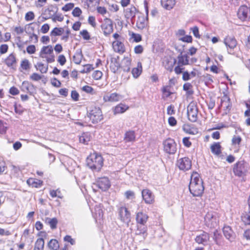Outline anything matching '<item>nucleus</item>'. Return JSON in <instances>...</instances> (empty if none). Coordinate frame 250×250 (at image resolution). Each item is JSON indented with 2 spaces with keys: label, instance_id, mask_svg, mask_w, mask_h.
Listing matches in <instances>:
<instances>
[{
  "label": "nucleus",
  "instance_id": "nucleus-39",
  "mask_svg": "<svg viewBox=\"0 0 250 250\" xmlns=\"http://www.w3.org/2000/svg\"><path fill=\"white\" fill-rule=\"evenodd\" d=\"M49 248L53 250H58L59 248L58 242L56 239H51L48 243Z\"/></svg>",
  "mask_w": 250,
  "mask_h": 250
},
{
  "label": "nucleus",
  "instance_id": "nucleus-60",
  "mask_svg": "<svg viewBox=\"0 0 250 250\" xmlns=\"http://www.w3.org/2000/svg\"><path fill=\"white\" fill-rule=\"evenodd\" d=\"M180 41H182L183 42H191L192 41V38L191 36L187 35L185 37H183L180 39Z\"/></svg>",
  "mask_w": 250,
  "mask_h": 250
},
{
  "label": "nucleus",
  "instance_id": "nucleus-13",
  "mask_svg": "<svg viewBox=\"0 0 250 250\" xmlns=\"http://www.w3.org/2000/svg\"><path fill=\"white\" fill-rule=\"evenodd\" d=\"M101 27L105 36L110 34L113 32L112 21L109 18H105Z\"/></svg>",
  "mask_w": 250,
  "mask_h": 250
},
{
  "label": "nucleus",
  "instance_id": "nucleus-3",
  "mask_svg": "<svg viewBox=\"0 0 250 250\" xmlns=\"http://www.w3.org/2000/svg\"><path fill=\"white\" fill-rule=\"evenodd\" d=\"M88 117L93 124H96L103 119V115L99 107L92 106L88 110Z\"/></svg>",
  "mask_w": 250,
  "mask_h": 250
},
{
  "label": "nucleus",
  "instance_id": "nucleus-26",
  "mask_svg": "<svg viewBox=\"0 0 250 250\" xmlns=\"http://www.w3.org/2000/svg\"><path fill=\"white\" fill-rule=\"evenodd\" d=\"M114 50L119 53H123L125 52V47L121 41H115L112 43Z\"/></svg>",
  "mask_w": 250,
  "mask_h": 250
},
{
  "label": "nucleus",
  "instance_id": "nucleus-40",
  "mask_svg": "<svg viewBox=\"0 0 250 250\" xmlns=\"http://www.w3.org/2000/svg\"><path fill=\"white\" fill-rule=\"evenodd\" d=\"M27 183L29 185L32 186V187L38 188L41 186L42 184V182L40 180L34 179H29L27 181Z\"/></svg>",
  "mask_w": 250,
  "mask_h": 250
},
{
  "label": "nucleus",
  "instance_id": "nucleus-41",
  "mask_svg": "<svg viewBox=\"0 0 250 250\" xmlns=\"http://www.w3.org/2000/svg\"><path fill=\"white\" fill-rule=\"evenodd\" d=\"M242 138L239 136L234 135L231 140V144L233 146L238 147L241 142Z\"/></svg>",
  "mask_w": 250,
  "mask_h": 250
},
{
  "label": "nucleus",
  "instance_id": "nucleus-30",
  "mask_svg": "<svg viewBox=\"0 0 250 250\" xmlns=\"http://www.w3.org/2000/svg\"><path fill=\"white\" fill-rule=\"evenodd\" d=\"M211 152L215 155H219L221 152V146L220 143H214L210 146Z\"/></svg>",
  "mask_w": 250,
  "mask_h": 250
},
{
  "label": "nucleus",
  "instance_id": "nucleus-19",
  "mask_svg": "<svg viewBox=\"0 0 250 250\" xmlns=\"http://www.w3.org/2000/svg\"><path fill=\"white\" fill-rule=\"evenodd\" d=\"M21 89L24 92L29 93L30 95H33L36 90L34 85L28 81L22 82Z\"/></svg>",
  "mask_w": 250,
  "mask_h": 250
},
{
  "label": "nucleus",
  "instance_id": "nucleus-34",
  "mask_svg": "<svg viewBox=\"0 0 250 250\" xmlns=\"http://www.w3.org/2000/svg\"><path fill=\"white\" fill-rule=\"evenodd\" d=\"M44 245V240L40 238L35 242L34 250H43Z\"/></svg>",
  "mask_w": 250,
  "mask_h": 250
},
{
  "label": "nucleus",
  "instance_id": "nucleus-42",
  "mask_svg": "<svg viewBox=\"0 0 250 250\" xmlns=\"http://www.w3.org/2000/svg\"><path fill=\"white\" fill-rule=\"evenodd\" d=\"M183 130L185 132L190 134H196L198 133L197 129L194 127H190L188 125H184Z\"/></svg>",
  "mask_w": 250,
  "mask_h": 250
},
{
  "label": "nucleus",
  "instance_id": "nucleus-11",
  "mask_svg": "<svg viewBox=\"0 0 250 250\" xmlns=\"http://www.w3.org/2000/svg\"><path fill=\"white\" fill-rule=\"evenodd\" d=\"M94 186L99 188L103 191H105L109 188L110 184L107 177H102L97 181L96 183L94 184Z\"/></svg>",
  "mask_w": 250,
  "mask_h": 250
},
{
  "label": "nucleus",
  "instance_id": "nucleus-24",
  "mask_svg": "<svg viewBox=\"0 0 250 250\" xmlns=\"http://www.w3.org/2000/svg\"><path fill=\"white\" fill-rule=\"evenodd\" d=\"M137 13V9L134 6H130L125 10V16L127 19L131 21L135 18Z\"/></svg>",
  "mask_w": 250,
  "mask_h": 250
},
{
  "label": "nucleus",
  "instance_id": "nucleus-47",
  "mask_svg": "<svg viewBox=\"0 0 250 250\" xmlns=\"http://www.w3.org/2000/svg\"><path fill=\"white\" fill-rule=\"evenodd\" d=\"M7 128L8 127L6 125V124L0 120V134H5Z\"/></svg>",
  "mask_w": 250,
  "mask_h": 250
},
{
  "label": "nucleus",
  "instance_id": "nucleus-33",
  "mask_svg": "<svg viewBox=\"0 0 250 250\" xmlns=\"http://www.w3.org/2000/svg\"><path fill=\"white\" fill-rule=\"evenodd\" d=\"M135 137L134 131L129 130L125 133L124 139L125 142H134L135 140Z\"/></svg>",
  "mask_w": 250,
  "mask_h": 250
},
{
  "label": "nucleus",
  "instance_id": "nucleus-52",
  "mask_svg": "<svg viewBox=\"0 0 250 250\" xmlns=\"http://www.w3.org/2000/svg\"><path fill=\"white\" fill-rule=\"evenodd\" d=\"M74 6L73 3H68L66 4L63 7H62V10L64 11H68L72 9Z\"/></svg>",
  "mask_w": 250,
  "mask_h": 250
},
{
  "label": "nucleus",
  "instance_id": "nucleus-21",
  "mask_svg": "<svg viewBox=\"0 0 250 250\" xmlns=\"http://www.w3.org/2000/svg\"><path fill=\"white\" fill-rule=\"evenodd\" d=\"M221 106L224 109L225 114H227L229 112L231 104L229 98L227 95H225L222 97Z\"/></svg>",
  "mask_w": 250,
  "mask_h": 250
},
{
  "label": "nucleus",
  "instance_id": "nucleus-59",
  "mask_svg": "<svg viewBox=\"0 0 250 250\" xmlns=\"http://www.w3.org/2000/svg\"><path fill=\"white\" fill-rule=\"evenodd\" d=\"M97 11L99 14L102 15L103 16H104L107 12L106 9L104 7L102 6L97 7Z\"/></svg>",
  "mask_w": 250,
  "mask_h": 250
},
{
  "label": "nucleus",
  "instance_id": "nucleus-61",
  "mask_svg": "<svg viewBox=\"0 0 250 250\" xmlns=\"http://www.w3.org/2000/svg\"><path fill=\"white\" fill-rule=\"evenodd\" d=\"M58 62L61 65H63L66 62V59L63 55H60L58 57Z\"/></svg>",
  "mask_w": 250,
  "mask_h": 250
},
{
  "label": "nucleus",
  "instance_id": "nucleus-32",
  "mask_svg": "<svg viewBox=\"0 0 250 250\" xmlns=\"http://www.w3.org/2000/svg\"><path fill=\"white\" fill-rule=\"evenodd\" d=\"M142 63L140 62H138L137 63V66L133 68L132 70V74L134 78H137L142 73Z\"/></svg>",
  "mask_w": 250,
  "mask_h": 250
},
{
  "label": "nucleus",
  "instance_id": "nucleus-46",
  "mask_svg": "<svg viewBox=\"0 0 250 250\" xmlns=\"http://www.w3.org/2000/svg\"><path fill=\"white\" fill-rule=\"evenodd\" d=\"M83 58L82 53H76L73 56V61L76 64H80Z\"/></svg>",
  "mask_w": 250,
  "mask_h": 250
},
{
  "label": "nucleus",
  "instance_id": "nucleus-4",
  "mask_svg": "<svg viewBox=\"0 0 250 250\" xmlns=\"http://www.w3.org/2000/svg\"><path fill=\"white\" fill-rule=\"evenodd\" d=\"M39 55L41 58L45 59L47 63H51L55 61L53 48L51 45L43 46Z\"/></svg>",
  "mask_w": 250,
  "mask_h": 250
},
{
  "label": "nucleus",
  "instance_id": "nucleus-57",
  "mask_svg": "<svg viewBox=\"0 0 250 250\" xmlns=\"http://www.w3.org/2000/svg\"><path fill=\"white\" fill-rule=\"evenodd\" d=\"M71 96L72 99L75 101H78L79 98V94L76 90L71 91Z\"/></svg>",
  "mask_w": 250,
  "mask_h": 250
},
{
  "label": "nucleus",
  "instance_id": "nucleus-6",
  "mask_svg": "<svg viewBox=\"0 0 250 250\" xmlns=\"http://www.w3.org/2000/svg\"><path fill=\"white\" fill-rule=\"evenodd\" d=\"M145 4V8L146 13V17H145L144 15L140 14L137 18V20L136 21V26L138 28L140 29H143L145 28L147 24V17L148 14V7L147 6V3L146 1L144 2Z\"/></svg>",
  "mask_w": 250,
  "mask_h": 250
},
{
  "label": "nucleus",
  "instance_id": "nucleus-43",
  "mask_svg": "<svg viewBox=\"0 0 250 250\" xmlns=\"http://www.w3.org/2000/svg\"><path fill=\"white\" fill-rule=\"evenodd\" d=\"M241 219L245 225H250V212L243 213Z\"/></svg>",
  "mask_w": 250,
  "mask_h": 250
},
{
  "label": "nucleus",
  "instance_id": "nucleus-20",
  "mask_svg": "<svg viewBox=\"0 0 250 250\" xmlns=\"http://www.w3.org/2000/svg\"><path fill=\"white\" fill-rule=\"evenodd\" d=\"M176 62V60L171 57H165L163 61L165 68L170 72L172 71L173 66Z\"/></svg>",
  "mask_w": 250,
  "mask_h": 250
},
{
  "label": "nucleus",
  "instance_id": "nucleus-18",
  "mask_svg": "<svg viewBox=\"0 0 250 250\" xmlns=\"http://www.w3.org/2000/svg\"><path fill=\"white\" fill-rule=\"evenodd\" d=\"M123 96L117 93L107 94L104 95L103 100L105 102H116L121 100Z\"/></svg>",
  "mask_w": 250,
  "mask_h": 250
},
{
  "label": "nucleus",
  "instance_id": "nucleus-64",
  "mask_svg": "<svg viewBox=\"0 0 250 250\" xmlns=\"http://www.w3.org/2000/svg\"><path fill=\"white\" fill-rule=\"evenodd\" d=\"M132 38L133 39L135 42H139L142 40V37L140 34L133 33L132 34Z\"/></svg>",
  "mask_w": 250,
  "mask_h": 250
},
{
  "label": "nucleus",
  "instance_id": "nucleus-23",
  "mask_svg": "<svg viewBox=\"0 0 250 250\" xmlns=\"http://www.w3.org/2000/svg\"><path fill=\"white\" fill-rule=\"evenodd\" d=\"M225 237L229 241H233L235 238V234L229 226H225L223 229Z\"/></svg>",
  "mask_w": 250,
  "mask_h": 250
},
{
  "label": "nucleus",
  "instance_id": "nucleus-8",
  "mask_svg": "<svg viewBox=\"0 0 250 250\" xmlns=\"http://www.w3.org/2000/svg\"><path fill=\"white\" fill-rule=\"evenodd\" d=\"M119 215L120 220L125 223L127 226L131 221L130 213L125 207H121L119 208Z\"/></svg>",
  "mask_w": 250,
  "mask_h": 250
},
{
  "label": "nucleus",
  "instance_id": "nucleus-36",
  "mask_svg": "<svg viewBox=\"0 0 250 250\" xmlns=\"http://www.w3.org/2000/svg\"><path fill=\"white\" fill-rule=\"evenodd\" d=\"M95 217L97 219H101L103 216V211L100 205H96L94 208V212Z\"/></svg>",
  "mask_w": 250,
  "mask_h": 250
},
{
  "label": "nucleus",
  "instance_id": "nucleus-2",
  "mask_svg": "<svg viewBox=\"0 0 250 250\" xmlns=\"http://www.w3.org/2000/svg\"><path fill=\"white\" fill-rule=\"evenodd\" d=\"M103 158L102 156L97 153L90 154L87 158L86 164L87 166L93 171H99L103 166Z\"/></svg>",
  "mask_w": 250,
  "mask_h": 250
},
{
  "label": "nucleus",
  "instance_id": "nucleus-53",
  "mask_svg": "<svg viewBox=\"0 0 250 250\" xmlns=\"http://www.w3.org/2000/svg\"><path fill=\"white\" fill-rule=\"evenodd\" d=\"M82 10L79 7H75L73 11H72V15L74 17H79L81 14H82Z\"/></svg>",
  "mask_w": 250,
  "mask_h": 250
},
{
  "label": "nucleus",
  "instance_id": "nucleus-58",
  "mask_svg": "<svg viewBox=\"0 0 250 250\" xmlns=\"http://www.w3.org/2000/svg\"><path fill=\"white\" fill-rule=\"evenodd\" d=\"M190 29L192 30L194 36L196 38H199L200 37L199 32V29L197 26H194L193 27L191 28Z\"/></svg>",
  "mask_w": 250,
  "mask_h": 250
},
{
  "label": "nucleus",
  "instance_id": "nucleus-15",
  "mask_svg": "<svg viewBox=\"0 0 250 250\" xmlns=\"http://www.w3.org/2000/svg\"><path fill=\"white\" fill-rule=\"evenodd\" d=\"M234 174L237 176H242L246 171L244 163L242 161L238 162L236 163L233 169Z\"/></svg>",
  "mask_w": 250,
  "mask_h": 250
},
{
  "label": "nucleus",
  "instance_id": "nucleus-35",
  "mask_svg": "<svg viewBox=\"0 0 250 250\" xmlns=\"http://www.w3.org/2000/svg\"><path fill=\"white\" fill-rule=\"evenodd\" d=\"M57 8L52 5L50 6L44 11V14L48 15V18L53 17L57 12Z\"/></svg>",
  "mask_w": 250,
  "mask_h": 250
},
{
  "label": "nucleus",
  "instance_id": "nucleus-28",
  "mask_svg": "<svg viewBox=\"0 0 250 250\" xmlns=\"http://www.w3.org/2000/svg\"><path fill=\"white\" fill-rule=\"evenodd\" d=\"M161 4L167 10H170L175 4V0H161Z\"/></svg>",
  "mask_w": 250,
  "mask_h": 250
},
{
  "label": "nucleus",
  "instance_id": "nucleus-22",
  "mask_svg": "<svg viewBox=\"0 0 250 250\" xmlns=\"http://www.w3.org/2000/svg\"><path fill=\"white\" fill-rule=\"evenodd\" d=\"M6 65L11 68H15L17 64V59L16 55L14 53L10 54L4 61Z\"/></svg>",
  "mask_w": 250,
  "mask_h": 250
},
{
  "label": "nucleus",
  "instance_id": "nucleus-7",
  "mask_svg": "<svg viewBox=\"0 0 250 250\" xmlns=\"http://www.w3.org/2000/svg\"><path fill=\"white\" fill-rule=\"evenodd\" d=\"M198 108L195 103H190L187 107V114L189 121L196 122L198 119Z\"/></svg>",
  "mask_w": 250,
  "mask_h": 250
},
{
  "label": "nucleus",
  "instance_id": "nucleus-38",
  "mask_svg": "<svg viewBox=\"0 0 250 250\" xmlns=\"http://www.w3.org/2000/svg\"><path fill=\"white\" fill-rule=\"evenodd\" d=\"M45 222L50 225V227L52 229H54L56 228L58 220L56 218L52 219L46 218L45 219Z\"/></svg>",
  "mask_w": 250,
  "mask_h": 250
},
{
  "label": "nucleus",
  "instance_id": "nucleus-12",
  "mask_svg": "<svg viewBox=\"0 0 250 250\" xmlns=\"http://www.w3.org/2000/svg\"><path fill=\"white\" fill-rule=\"evenodd\" d=\"M250 15V10L246 6H241L238 9L237 16L238 18L242 21L247 20Z\"/></svg>",
  "mask_w": 250,
  "mask_h": 250
},
{
  "label": "nucleus",
  "instance_id": "nucleus-31",
  "mask_svg": "<svg viewBox=\"0 0 250 250\" xmlns=\"http://www.w3.org/2000/svg\"><path fill=\"white\" fill-rule=\"evenodd\" d=\"M178 64L183 66L188 64V57L187 55H180L177 57Z\"/></svg>",
  "mask_w": 250,
  "mask_h": 250
},
{
  "label": "nucleus",
  "instance_id": "nucleus-56",
  "mask_svg": "<svg viewBox=\"0 0 250 250\" xmlns=\"http://www.w3.org/2000/svg\"><path fill=\"white\" fill-rule=\"evenodd\" d=\"M63 17L62 14H57V15L55 14L52 17V20L54 21H63Z\"/></svg>",
  "mask_w": 250,
  "mask_h": 250
},
{
  "label": "nucleus",
  "instance_id": "nucleus-25",
  "mask_svg": "<svg viewBox=\"0 0 250 250\" xmlns=\"http://www.w3.org/2000/svg\"><path fill=\"white\" fill-rule=\"evenodd\" d=\"M148 215L143 212H138L136 213V220L137 223L142 225L143 226L146 223L148 220Z\"/></svg>",
  "mask_w": 250,
  "mask_h": 250
},
{
  "label": "nucleus",
  "instance_id": "nucleus-54",
  "mask_svg": "<svg viewBox=\"0 0 250 250\" xmlns=\"http://www.w3.org/2000/svg\"><path fill=\"white\" fill-rule=\"evenodd\" d=\"M26 51L29 54H34L36 52V47L34 45H30L27 47Z\"/></svg>",
  "mask_w": 250,
  "mask_h": 250
},
{
  "label": "nucleus",
  "instance_id": "nucleus-1",
  "mask_svg": "<svg viewBox=\"0 0 250 250\" xmlns=\"http://www.w3.org/2000/svg\"><path fill=\"white\" fill-rule=\"evenodd\" d=\"M189 190L191 194L195 197L201 196L203 193L204 190L203 182L199 174L196 172H193L191 175Z\"/></svg>",
  "mask_w": 250,
  "mask_h": 250
},
{
  "label": "nucleus",
  "instance_id": "nucleus-14",
  "mask_svg": "<svg viewBox=\"0 0 250 250\" xmlns=\"http://www.w3.org/2000/svg\"><path fill=\"white\" fill-rule=\"evenodd\" d=\"M142 196L145 203L147 204H153L154 202V195L148 189H144L142 191Z\"/></svg>",
  "mask_w": 250,
  "mask_h": 250
},
{
  "label": "nucleus",
  "instance_id": "nucleus-51",
  "mask_svg": "<svg viewBox=\"0 0 250 250\" xmlns=\"http://www.w3.org/2000/svg\"><path fill=\"white\" fill-rule=\"evenodd\" d=\"M93 69V68H92L91 65L86 64L84 66L83 69L81 70L80 72L81 73H88L90 72Z\"/></svg>",
  "mask_w": 250,
  "mask_h": 250
},
{
  "label": "nucleus",
  "instance_id": "nucleus-62",
  "mask_svg": "<svg viewBox=\"0 0 250 250\" xmlns=\"http://www.w3.org/2000/svg\"><path fill=\"white\" fill-rule=\"evenodd\" d=\"M88 23L93 27L96 26L95 18L94 16H89L88 19Z\"/></svg>",
  "mask_w": 250,
  "mask_h": 250
},
{
  "label": "nucleus",
  "instance_id": "nucleus-29",
  "mask_svg": "<svg viewBox=\"0 0 250 250\" xmlns=\"http://www.w3.org/2000/svg\"><path fill=\"white\" fill-rule=\"evenodd\" d=\"M91 134L90 132H84L80 136L79 141L81 143L87 144L91 140Z\"/></svg>",
  "mask_w": 250,
  "mask_h": 250
},
{
  "label": "nucleus",
  "instance_id": "nucleus-63",
  "mask_svg": "<svg viewBox=\"0 0 250 250\" xmlns=\"http://www.w3.org/2000/svg\"><path fill=\"white\" fill-rule=\"evenodd\" d=\"M82 89L83 90V91L87 93H92V92L93 91V88L89 85L83 86L82 88Z\"/></svg>",
  "mask_w": 250,
  "mask_h": 250
},
{
  "label": "nucleus",
  "instance_id": "nucleus-55",
  "mask_svg": "<svg viewBox=\"0 0 250 250\" xmlns=\"http://www.w3.org/2000/svg\"><path fill=\"white\" fill-rule=\"evenodd\" d=\"M103 73L101 71L96 70L93 73V77L95 80H99L102 77Z\"/></svg>",
  "mask_w": 250,
  "mask_h": 250
},
{
  "label": "nucleus",
  "instance_id": "nucleus-48",
  "mask_svg": "<svg viewBox=\"0 0 250 250\" xmlns=\"http://www.w3.org/2000/svg\"><path fill=\"white\" fill-rule=\"evenodd\" d=\"M21 67L24 70H28L30 68V63L27 60L22 61L21 64Z\"/></svg>",
  "mask_w": 250,
  "mask_h": 250
},
{
  "label": "nucleus",
  "instance_id": "nucleus-16",
  "mask_svg": "<svg viewBox=\"0 0 250 250\" xmlns=\"http://www.w3.org/2000/svg\"><path fill=\"white\" fill-rule=\"evenodd\" d=\"M209 238V234L205 231H203L201 234L196 236L195 241L198 244H202L206 246L208 244Z\"/></svg>",
  "mask_w": 250,
  "mask_h": 250
},
{
  "label": "nucleus",
  "instance_id": "nucleus-37",
  "mask_svg": "<svg viewBox=\"0 0 250 250\" xmlns=\"http://www.w3.org/2000/svg\"><path fill=\"white\" fill-rule=\"evenodd\" d=\"M35 67L42 73H46L48 70V65H44L42 62H38Z\"/></svg>",
  "mask_w": 250,
  "mask_h": 250
},
{
  "label": "nucleus",
  "instance_id": "nucleus-49",
  "mask_svg": "<svg viewBox=\"0 0 250 250\" xmlns=\"http://www.w3.org/2000/svg\"><path fill=\"white\" fill-rule=\"evenodd\" d=\"M35 18L34 13L32 11L28 12L25 16V20L26 21H32Z\"/></svg>",
  "mask_w": 250,
  "mask_h": 250
},
{
  "label": "nucleus",
  "instance_id": "nucleus-27",
  "mask_svg": "<svg viewBox=\"0 0 250 250\" xmlns=\"http://www.w3.org/2000/svg\"><path fill=\"white\" fill-rule=\"evenodd\" d=\"M128 108V105L121 103L114 108L113 112L114 114H122L125 112Z\"/></svg>",
  "mask_w": 250,
  "mask_h": 250
},
{
  "label": "nucleus",
  "instance_id": "nucleus-44",
  "mask_svg": "<svg viewBox=\"0 0 250 250\" xmlns=\"http://www.w3.org/2000/svg\"><path fill=\"white\" fill-rule=\"evenodd\" d=\"M49 193L52 198L58 197L62 199L63 197L61 191L59 189L57 190H50Z\"/></svg>",
  "mask_w": 250,
  "mask_h": 250
},
{
  "label": "nucleus",
  "instance_id": "nucleus-5",
  "mask_svg": "<svg viewBox=\"0 0 250 250\" xmlns=\"http://www.w3.org/2000/svg\"><path fill=\"white\" fill-rule=\"evenodd\" d=\"M205 225L210 228H215L217 226L219 220L217 214L214 211H208L205 216Z\"/></svg>",
  "mask_w": 250,
  "mask_h": 250
},
{
  "label": "nucleus",
  "instance_id": "nucleus-50",
  "mask_svg": "<svg viewBox=\"0 0 250 250\" xmlns=\"http://www.w3.org/2000/svg\"><path fill=\"white\" fill-rule=\"evenodd\" d=\"M83 38L85 40H89L90 39L89 33L86 30H83L80 32Z\"/></svg>",
  "mask_w": 250,
  "mask_h": 250
},
{
  "label": "nucleus",
  "instance_id": "nucleus-45",
  "mask_svg": "<svg viewBox=\"0 0 250 250\" xmlns=\"http://www.w3.org/2000/svg\"><path fill=\"white\" fill-rule=\"evenodd\" d=\"M64 29L62 28H54L51 32V36H60L63 32Z\"/></svg>",
  "mask_w": 250,
  "mask_h": 250
},
{
  "label": "nucleus",
  "instance_id": "nucleus-17",
  "mask_svg": "<svg viewBox=\"0 0 250 250\" xmlns=\"http://www.w3.org/2000/svg\"><path fill=\"white\" fill-rule=\"evenodd\" d=\"M224 43L226 46L228 50L233 49L235 48L237 44V42L235 38L232 36H228L225 38L224 40Z\"/></svg>",
  "mask_w": 250,
  "mask_h": 250
},
{
  "label": "nucleus",
  "instance_id": "nucleus-10",
  "mask_svg": "<svg viewBox=\"0 0 250 250\" xmlns=\"http://www.w3.org/2000/svg\"><path fill=\"white\" fill-rule=\"evenodd\" d=\"M177 165L181 170H188L191 167V161L189 158L184 157L178 160Z\"/></svg>",
  "mask_w": 250,
  "mask_h": 250
},
{
  "label": "nucleus",
  "instance_id": "nucleus-9",
  "mask_svg": "<svg viewBox=\"0 0 250 250\" xmlns=\"http://www.w3.org/2000/svg\"><path fill=\"white\" fill-rule=\"evenodd\" d=\"M164 150L168 154H174L176 151V145L174 140L167 139L163 143Z\"/></svg>",
  "mask_w": 250,
  "mask_h": 250
}]
</instances>
